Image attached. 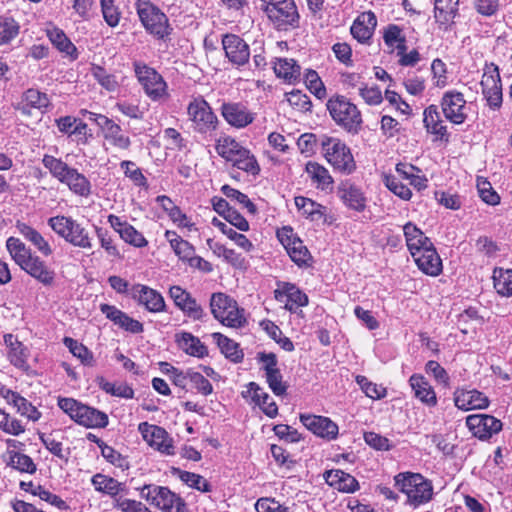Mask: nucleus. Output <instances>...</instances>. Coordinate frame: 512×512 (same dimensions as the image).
<instances>
[{"label":"nucleus","instance_id":"obj_9","mask_svg":"<svg viewBox=\"0 0 512 512\" xmlns=\"http://www.w3.org/2000/svg\"><path fill=\"white\" fill-rule=\"evenodd\" d=\"M395 483L407 496V501L414 506L428 502L433 495V486L429 480L418 473H400L395 476Z\"/></svg>","mask_w":512,"mask_h":512},{"label":"nucleus","instance_id":"obj_27","mask_svg":"<svg viewBox=\"0 0 512 512\" xmlns=\"http://www.w3.org/2000/svg\"><path fill=\"white\" fill-rule=\"evenodd\" d=\"M455 406L463 411L485 409L489 405L488 397L478 390H465L457 388L453 393Z\"/></svg>","mask_w":512,"mask_h":512},{"label":"nucleus","instance_id":"obj_62","mask_svg":"<svg viewBox=\"0 0 512 512\" xmlns=\"http://www.w3.org/2000/svg\"><path fill=\"white\" fill-rule=\"evenodd\" d=\"M384 184L389 191L400 199L408 201L412 197V191L393 175H385Z\"/></svg>","mask_w":512,"mask_h":512},{"label":"nucleus","instance_id":"obj_28","mask_svg":"<svg viewBox=\"0 0 512 512\" xmlns=\"http://www.w3.org/2000/svg\"><path fill=\"white\" fill-rule=\"evenodd\" d=\"M49 105L50 99L46 93L29 88L22 93L16 109L24 115H31L33 109L44 111Z\"/></svg>","mask_w":512,"mask_h":512},{"label":"nucleus","instance_id":"obj_60","mask_svg":"<svg viewBox=\"0 0 512 512\" xmlns=\"http://www.w3.org/2000/svg\"><path fill=\"white\" fill-rule=\"evenodd\" d=\"M304 81L309 91L317 98L322 99L326 96V88L316 71L307 70L304 74Z\"/></svg>","mask_w":512,"mask_h":512},{"label":"nucleus","instance_id":"obj_54","mask_svg":"<svg viewBox=\"0 0 512 512\" xmlns=\"http://www.w3.org/2000/svg\"><path fill=\"white\" fill-rule=\"evenodd\" d=\"M8 464L22 473L33 474L36 471L32 458L20 452H11Z\"/></svg>","mask_w":512,"mask_h":512},{"label":"nucleus","instance_id":"obj_1","mask_svg":"<svg viewBox=\"0 0 512 512\" xmlns=\"http://www.w3.org/2000/svg\"><path fill=\"white\" fill-rule=\"evenodd\" d=\"M6 249L13 261L28 275L44 286H50L55 280V271L38 255L32 253L19 238L9 237L6 240Z\"/></svg>","mask_w":512,"mask_h":512},{"label":"nucleus","instance_id":"obj_11","mask_svg":"<svg viewBox=\"0 0 512 512\" xmlns=\"http://www.w3.org/2000/svg\"><path fill=\"white\" fill-rule=\"evenodd\" d=\"M140 496L163 512H186L184 500L167 487L144 485L140 488Z\"/></svg>","mask_w":512,"mask_h":512},{"label":"nucleus","instance_id":"obj_42","mask_svg":"<svg viewBox=\"0 0 512 512\" xmlns=\"http://www.w3.org/2000/svg\"><path fill=\"white\" fill-rule=\"evenodd\" d=\"M16 227L19 233L31 242L43 256L48 257L53 253L50 243L36 229L21 222H18Z\"/></svg>","mask_w":512,"mask_h":512},{"label":"nucleus","instance_id":"obj_47","mask_svg":"<svg viewBox=\"0 0 512 512\" xmlns=\"http://www.w3.org/2000/svg\"><path fill=\"white\" fill-rule=\"evenodd\" d=\"M212 338L226 358L234 363H239L243 360L244 354L238 343L219 332L213 333Z\"/></svg>","mask_w":512,"mask_h":512},{"label":"nucleus","instance_id":"obj_39","mask_svg":"<svg viewBox=\"0 0 512 512\" xmlns=\"http://www.w3.org/2000/svg\"><path fill=\"white\" fill-rule=\"evenodd\" d=\"M339 196L345 206L356 212H363L367 205V198L361 188L353 184H345L339 188Z\"/></svg>","mask_w":512,"mask_h":512},{"label":"nucleus","instance_id":"obj_15","mask_svg":"<svg viewBox=\"0 0 512 512\" xmlns=\"http://www.w3.org/2000/svg\"><path fill=\"white\" fill-rule=\"evenodd\" d=\"M276 235L296 265L302 267L309 264L312 259L310 252L290 226L278 229Z\"/></svg>","mask_w":512,"mask_h":512},{"label":"nucleus","instance_id":"obj_58","mask_svg":"<svg viewBox=\"0 0 512 512\" xmlns=\"http://www.w3.org/2000/svg\"><path fill=\"white\" fill-rule=\"evenodd\" d=\"M209 249L219 258H223L224 261L236 265L240 260V255L235 250L229 249L223 244L216 242L212 239L207 240Z\"/></svg>","mask_w":512,"mask_h":512},{"label":"nucleus","instance_id":"obj_46","mask_svg":"<svg viewBox=\"0 0 512 512\" xmlns=\"http://www.w3.org/2000/svg\"><path fill=\"white\" fill-rule=\"evenodd\" d=\"M383 40L391 52L402 53L406 51V37L402 28L396 24H389L383 30Z\"/></svg>","mask_w":512,"mask_h":512},{"label":"nucleus","instance_id":"obj_3","mask_svg":"<svg viewBox=\"0 0 512 512\" xmlns=\"http://www.w3.org/2000/svg\"><path fill=\"white\" fill-rule=\"evenodd\" d=\"M42 163L50 174L60 183L65 184L76 195L87 197L91 193V183L88 178L77 169L68 166L60 158L44 155Z\"/></svg>","mask_w":512,"mask_h":512},{"label":"nucleus","instance_id":"obj_40","mask_svg":"<svg viewBox=\"0 0 512 512\" xmlns=\"http://www.w3.org/2000/svg\"><path fill=\"white\" fill-rule=\"evenodd\" d=\"M305 172L317 189L328 190L334 183L327 168L317 162L309 161L306 164Z\"/></svg>","mask_w":512,"mask_h":512},{"label":"nucleus","instance_id":"obj_33","mask_svg":"<svg viewBox=\"0 0 512 512\" xmlns=\"http://www.w3.org/2000/svg\"><path fill=\"white\" fill-rule=\"evenodd\" d=\"M377 25V18L372 11L363 12L354 20L350 31L352 36L360 43L368 42Z\"/></svg>","mask_w":512,"mask_h":512},{"label":"nucleus","instance_id":"obj_56","mask_svg":"<svg viewBox=\"0 0 512 512\" xmlns=\"http://www.w3.org/2000/svg\"><path fill=\"white\" fill-rule=\"evenodd\" d=\"M177 474L180 480L191 488L201 492H209L211 489L207 480L199 474L182 470H177Z\"/></svg>","mask_w":512,"mask_h":512},{"label":"nucleus","instance_id":"obj_25","mask_svg":"<svg viewBox=\"0 0 512 512\" xmlns=\"http://www.w3.org/2000/svg\"><path fill=\"white\" fill-rule=\"evenodd\" d=\"M99 308L108 320L125 332L140 334L144 331V326L140 321L130 317L116 306L104 303L100 304Z\"/></svg>","mask_w":512,"mask_h":512},{"label":"nucleus","instance_id":"obj_37","mask_svg":"<svg viewBox=\"0 0 512 512\" xmlns=\"http://www.w3.org/2000/svg\"><path fill=\"white\" fill-rule=\"evenodd\" d=\"M326 483L344 493H353L359 489V483L352 475L339 470H329L324 473Z\"/></svg>","mask_w":512,"mask_h":512},{"label":"nucleus","instance_id":"obj_29","mask_svg":"<svg viewBox=\"0 0 512 512\" xmlns=\"http://www.w3.org/2000/svg\"><path fill=\"white\" fill-rule=\"evenodd\" d=\"M409 385L414 397L428 408L438 403L437 395L429 381L421 374H413L409 378Z\"/></svg>","mask_w":512,"mask_h":512},{"label":"nucleus","instance_id":"obj_5","mask_svg":"<svg viewBox=\"0 0 512 512\" xmlns=\"http://www.w3.org/2000/svg\"><path fill=\"white\" fill-rule=\"evenodd\" d=\"M210 309L213 317L224 326L242 328L247 324L245 310L238 306L236 300L225 293L212 294Z\"/></svg>","mask_w":512,"mask_h":512},{"label":"nucleus","instance_id":"obj_10","mask_svg":"<svg viewBox=\"0 0 512 512\" xmlns=\"http://www.w3.org/2000/svg\"><path fill=\"white\" fill-rule=\"evenodd\" d=\"M327 109L337 125L349 133H358L362 124L361 113L347 98L344 96L330 98Z\"/></svg>","mask_w":512,"mask_h":512},{"label":"nucleus","instance_id":"obj_49","mask_svg":"<svg viewBox=\"0 0 512 512\" xmlns=\"http://www.w3.org/2000/svg\"><path fill=\"white\" fill-rule=\"evenodd\" d=\"M295 205L299 211L312 221L320 220L326 211V207L303 196L295 197Z\"/></svg>","mask_w":512,"mask_h":512},{"label":"nucleus","instance_id":"obj_7","mask_svg":"<svg viewBox=\"0 0 512 512\" xmlns=\"http://www.w3.org/2000/svg\"><path fill=\"white\" fill-rule=\"evenodd\" d=\"M264 12L278 31L299 27L300 15L294 0H262Z\"/></svg>","mask_w":512,"mask_h":512},{"label":"nucleus","instance_id":"obj_52","mask_svg":"<svg viewBox=\"0 0 512 512\" xmlns=\"http://www.w3.org/2000/svg\"><path fill=\"white\" fill-rule=\"evenodd\" d=\"M20 32L19 23L11 16H0V46L10 44Z\"/></svg>","mask_w":512,"mask_h":512},{"label":"nucleus","instance_id":"obj_20","mask_svg":"<svg viewBox=\"0 0 512 512\" xmlns=\"http://www.w3.org/2000/svg\"><path fill=\"white\" fill-rule=\"evenodd\" d=\"M471 433L480 440H486L502 430V422L492 415L473 414L466 418Z\"/></svg>","mask_w":512,"mask_h":512},{"label":"nucleus","instance_id":"obj_32","mask_svg":"<svg viewBox=\"0 0 512 512\" xmlns=\"http://www.w3.org/2000/svg\"><path fill=\"white\" fill-rule=\"evenodd\" d=\"M177 347L185 354L202 359L208 355L207 346L190 332L181 331L175 334Z\"/></svg>","mask_w":512,"mask_h":512},{"label":"nucleus","instance_id":"obj_14","mask_svg":"<svg viewBox=\"0 0 512 512\" xmlns=\"http://www.w3.org/2000/svg\"><path fill=\"white\" fill-rule=\"evenodd\" d=\"M481 88L487 105L498 110L502 106V83L499 68L494 63L485 64L481 79Z\"/></svg>","mask_w":512,"mask_h":512},{"label":"nucleus","instance_id":"obj_17","mask_svg":"<svg viewBox=\"0 0 512 512\" xmlns=\"http://www.w3.org/2000/svg\"><path fill=\"white\" fill-rule=\"evenodd\" d=\"M88 120L95 122L101 129L104 139L112 146L127 150L131 145L128 135L124 134L122 128L108 117L85 111Z\"/></svg>","mask_w":512,"mask_h":512},{"label":"nucleus","instance_id":"obj_26","mask_svg":"<svg viewBox=\"0 0 512 512\" xmlns=\"http://www.w3.org/2000/svg\"><path fill=\"white\" fill-rule=\"evenodd\" d=\"M275 299L284 301L285 309L290 312L297 313L298 308L308 305V296L301 291L295 284L283 282L278 284V288L274 291Z\"/></svg>","mask_w":512,"mask_h":512},{"label":"nucleus","instance_id":"obj_61","mask_svg":"<svg viewBox=\"0 0 512 512\" xmlns=\"http://www.w3.org/2000/svg\"><path fill=\"white\" fill-rule=\"evenodd\" d=\"M0 429L10 435L18 436L25 431L22 423L12 418L7 412L0 408Z\"/></svg>","mask_w":512,"mask_h":512},{"label":"nucleus","instance_id":"obj_48","mask_svg":"<svg viewBox=\"0 0 512 512\" xmlns=\"http://www.w3.org/2000/svg\"><path fill=\"white\" fill-rule=\"evenodd\" d=\"M165 238L180 260L188 262L192 255L195 254L193 245L181 238L175 231L167 230Z\"/></svg>","mask_w":512,"mask_h":512},{"label":"nucleus","instance_id":"obj_12","mask_svg":"<svg viewBox=\"0 0 512 512\" xmlns=\"http://www.w3.org/2000/svg\"><path fill=\"white\" fill-rule=\"evenodd\" d=\"M137 13L146 31L158 39L170 35L172 28L167 16L155 5L148 1L137 2Z\"/></svg>","mask_w":512,"mask_h":512},{"label":"nucleus","instance_id":"obj_38","mask_svg":"<svg viewBox=\"0 0 512 512\" xmlns=\"http://www.w3.org/2000/svg\"><path fill=\"white\" fill-rule=\"evenodd\" d=\"M46 35L60 53L69 57L71 60L78 58L76 46L70 41L62 29L51 26L46 29Z\"/></svg>","mask_w":512,"mask_h":512},{"label":"nucleus","instance_id":"obj_34","mask_svg":"<svg viewBox=\"0 0 512 512\" xmlns=\"http://www.w3.org/2000/svg\"><path fill=\"white\" fill-rule=\"evenodd\" d=\"M403 233L406 240L407 248L411 256L422 252L431 247L433 244L423 231H421L415 224L408 222L403 226Z\"/></svg>","mask_w":512,"mask_h":512},{"label":"nucleus","instance_id":"obj_22","mask_svg":"<svg viewBox=\"0 0 512 512\" xmlns=\"http://www.w3.org/2000/svg\"><path fill=\"white\" fill-rule=\"evenodd\" d=\"M169 296L173 300L175 306L183 312L185 316L192 320H201L205 316V312L200 304L191 294L178 285L171 286Z\"/></svg>","mask_w":512,"mask_h":512},{"label":"nucleus","instance_id":"obj_41","mask_svg":"<svg viewBox=\"0 0 512 512\" xmlns=\"http://www.w3.org/2000/svg\"><path fill=\"white\" fill-rule=\"evenodd\" d=\"M76 423L86 428H105L108 425V416L96 408L83 404Z\"/></svg>","mask_w":512,"mask_h":512},{"label":"nucleus","instance_id":"obj_24","mask_svg":"<svg viewBox=\"0 0 512 512\" xmlns=\"http://www.w3.org/2000/svg\"><path fill=\"white\" fill-rule=\"evenodd\" d=\"M301 423L318 437L334 440L338 436V425L330 418L312 414H301Z\"/></svg>","mask_w":512,"mask_h":512},{"label":"nucleus","instance_id":"obj_8","mask_svg":"<svg viewBox=\"0 0 512 512\" xmlns=\"http://www.w3.org/2000/svg\"><path fill=\"white\" fill-rule=\"evenodd\" d=\"M50 228L67 243L81 249L93 247L88 230L71 217L54 216L48 220Z\"/></svg>","mask_w":512,"mask_h":512},{"label":"nucleus","instance_id":"obj_43","mask_svg":"<svg viewBox=\"0 0 512 512\" xmlns=\"http://www.w3.org/2000/svg\"><path fill=\"white\" fill-rule=\"evenodd\" d=\"M423 123L427 132L435 135L439 139L447 136V128L440 117L436 105H430L423 112Z\"/></svg>","mask_w":512,"mask_h":512},{"label":"nucleus","instance_id":"obj_21","mask_svg":"<svg viewBox=\"0 0 512 512\" xmlns=\"http://www.w3.org/2000/svg\"><path fill=\"white\" fill-rule=\"evenodd\" d=\"M129 295L151 313H160L166 310L163 296L157 290L149 286L135 284L130 288Z\"/></svg>","mask_w":512,"mask_h":512},{"label":"nucleus","instance_id":"obj_18","mask_svg":"<svg viewBox=\"0 0 512 512\" xmlns=\"http://www.w3.org/2000/svg\"><path fill=\"white\" fill-rule=\"evenodd\" d=\"M441 109L445 118L455 124H463L468 116L467 101L460 91L451 89L444 92L441 98Z\"/></svg>","mask_w":512,"mask_h":512},{"label":"nucleus","instance_id":"obj_31","mask_svg":"<svg viewBox=\"0 0 512 512\" xmlns=\"http://www.w3.org/2000/svg\"><path fill=\"white\" fill-rule=\"evenodd\" d=\"M4 343L8 349L7 357L10 363L18 369L27 371L29 369V350L14 335H4Z\"/></svg>","mask_w":512,"mask_h":512},{"label":"nucleus","instance_id":"obj_51","mask_svg":"<svg viewBox=\"0 0 512 512\" xmlns=\"http://www.w3.org/2000/svg\"><path fill=\"white\" fill-rule=\"evenodd\" d=\"M213 226L218 228L224 235H226L230 240H232L238 247L242 248L246 252H250L253 249L252 242L241 233L236 232L232 227L222 222L217 218H213L212 220Z\"/></svg>","mask_w":512,"mask_h":512},{"label":"nucleus","instance_id":"obj_19","mask_svg":"<svg viewBox=\"0 0 512 512\" xmlns=\"http://www.w3.org/2000/svg\"><path fill=\"white\" fill-rule=\"evenodd\" d=\"M220 111L224 120L236 129L246 128L256 118V113L243 102H224Z\"/></svg>","mask_w":512,"mask_h":512},{"label":"nucleus","instance_id":"obj_2","mask_svg":"<svg viewBox=\"0 0 512 512\" xmlns=\"http://www.w3.org/2000/svg\"><path fill=\"white\" fill-rule=\"evenodd\" d=\"M217 154L232 163L234 167L253 176L258 175L260 166L249 149L242 146L235 138L221 135L215 140Z\"/></svg>","mask_w":512,"mask_h":512},{"label":"nucleus","instance_id":"obj_16","mask_svg":"<svg viewBox=\"0 0 512 512\" xmlns=\"http://www.w3.org/2000/svg\"><path fill=\"white\" fill-rule=\"evenodd\" d=\"M138 431L151 448L167 456L175 454L174 441L164 428L148 422H141L138 425Z\"/></svg>","mask_w":512,"mask_h":512},{"label":"nucleus","instance_id":"obj_36","mask_svg":"<svg viewBox=\"0 0 512 512\" xmlns=\"http://www.w3.org/2000/svg\"><path fill=\"white\" fill-rule=\"evenodd\" d=\"M3 397L8 404L16 408L17 412L28 420L36 422L41 418V412L26 398L10 389L5 390Z\"/></svg>","mask_w":512,"mask_h":512},{"label":"nucleus","instance_id":"obj_30","mask_svg":"<svg viewBox=\"0 0 512 512\" xmlns=\"http://www.w3.org/2000/svg\"><path fill=\"white\" fill-rule=\"evenodd\" d=\"M412 257L419 270L424 274L436 277L442 272V260L434 247V244H432L431 247L428 246L427 249H424L422 252L417 253Z\"/></svg>","mask_w":512,"mask_h":512},{"label":"nucleus","instance_id":"obj_63","mask_svg":"<svg viewBox=\"0 0 512 512\" xmlns=\"http://www.w3.org/2000/svg\"><path fill=\"white\" fill-rule=\"evenodd\" d=\"M356 382L365 395L371 399L378 400L386 396V388L370 382L365 376H357Z\"/></svg>","mask_w":512,"mask_h":512},{"label":"nucleus","instance_id":"obj_55","mask_svg":"<svg viewBox=\"0 0 512 512\" xmlns=\"http://www.w3.org/2000/svg\"><path fill=\"white\" fill-rule=\"evenodd\" d=\"M222 193L232 201L237 202L242 207L246 208L250 214H256L257 208L255 204L248 198V196L229 185H223L221 188Z\"/></svg>","mask_w":512,"mask_h":512},{"label":"nucleus","instance_id":"obj_44","mask_svg":"<svg viewBox=\"0 0 512 512\" xmlns=\"http://www.w3.org/2000/svg\"><path fill=\"white\" fill-rule=\"evenodd\" d=\"M273 69L278 78L288 83L297 82L301 76V67L294 59L278 58L274 62Z\"/></svg>","mask_w":512,"mask_h":512},{"label":"nucleus","instance_id":"obj_35","mask_svg":"<svg viewBox=\"0 0 512 512\" xmlns=\"http://www.w3.org/2000/svg\"><path fill=\"white\" fill-rule=\"evenodd\" d=\"M459 0H435L434 18L439 27L447 30L458 13Z\"/></svg>","mask_w":512,"mask_h":512},{"label":"nucleus","instance_id":"obj_6","mask_svg":"<svg viewBox=\"0 0 512 512\" xmlns=\"http://www.w3.org/2000/svg\"><path fill=\"white\" fill-rule=\"evenodd\" d=\"M187 115L195 133L202 135L205 139L213 137L219 126V120L205 99L201 97L193 99L188 104Z\"/></svg>","mask_w":512,"mask_h":512},{"label":"nucleus","instance_id":"obj_13","mask_svg":"<svg viewBox=\"0 0 512 512\" xmlns=\"http://www.w3.org/2000/svg\"><path fill=\"white\" fill-rule=\"evenodd\" d=\"M134 70L139 83L151 100L159 101L168 96L167 84L154 68L143 63H134Z\"/></svg>","mask_w":512,"mask_h":512},{"label":"nucleus","instance_id":"obj_57","mask_svg":"<svg viewBox=\"0 0 512 512\" xmlns=\"http://www.w3.org/2000/svg\"><path fill=\"white\" fill-rule=\"evenodd\" d=\"M120 168L124 175L129 178L136 186L146 187L147 179L142 170L132 161L124 160L120 163Z\"/></svg>","mask_w":512,"mask_h":512},{"label":"nucleus","instance_id":"obj_45","mask_svg":"<svg viewBox=\"0 0 512 512\" xmlns=\"http://www.w3.org/2000/svg\"><path fill=\"white\" fill-rule=\"evenodd\" d=\"M91 483L96 491L111 496L113 501L115 498H118L119 494L122 493L125 489L124 484L120 483L118 480L112 477L101 473L95 474L91 479Z\"/></svg>","mask_w":512,"mask_h":512},{"label":"nucleus","instance_id":"obj_50","mask_svg":"<svg viewBox=\"0 0 512 512\" xmlns=\"http://www.w3.org/2000/svg\"><path fill=\"white\" fill-rule=\"evenodd\" d=\"M493 285L496 292L503 297L512 296V270L495 268L493 271Z\"/></svg>","mask_w":512,"mask_h":512},{"label":"nucleus","instance_id":"obj_64","mask_svg":"<svg viewBox=\"0 0 512 512\" xmlns=\"http://www.w3.org/2000/svg\"><path fill=\"white\" fill-rule=\"evenodd\" d=\"M113 506L122 512H152L140 501L128 499L122 496L115 498Z\"/></svg>","mask_w":512,"mask_h":512},{"label":"nucleus","instance_id":"obj_53","mask_svg":"<svg viewBox=\"0 0 512 512\" xmlns=\"http://www.w3.org/2000/svg\"><path fill=\"white\" fill-rule=\"evenodd\" d=\"M64 345L69 349V351L73 354L74 357L80 360V362L85 366H93L94 365V356L93 353L82 343H79L77 340L65 337L63 339Z\"/></svg>","mask_w":512,"mask_h":512},{"label":"nucleus","instance_id":"obj_59","mask_svg":"<svg viewBox=\"0 0 512 512\" xmlns=\"http://www.w3.org/2000/svg\"><path fill=\"white\" fill-rule=\"evenodd\" d=\"M92 75L96 81L109 92H114L119 87L116 77L100 66H94L92 68Z\"/></svg>","mask_w":512,"mask_h":512},{"label":"nucleus","instance_id":"obj_23","mask_svg":"<svg viewBox=\"0 0 512 512\" xmlns=\"http://www.w3.org/2000/svg\"><path fill=\"white\" fill-rule=\"evenodd\" d=\"M222 46L226 57L233 65L240 67L248 63L250 48L240 36L235 34L224 35Z\"/></svg>","mask_w":512,"mask_h":512},{"label":"nucleus","instance_id":"obj_4","mask_svg":"<svg viewBox=\"0 0 512 512\" xmlns=\"http://www.w3.org/2000/svg\"><path fill=\"white\" fill-rule=\"evenodd\" d=\"M321 153L334 171L350 175L356 170V161L351 149L337 137L323 135L320 138Z\"/></svg>","mask_w":512,"mask_h":512}]
</instances>
